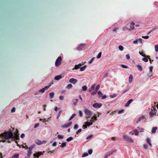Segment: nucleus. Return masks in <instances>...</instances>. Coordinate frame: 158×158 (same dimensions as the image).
I'll list each match as a JSON object with an SVG mask.
<instances>
[{
    "mask_svg": "<svg viewBox=\"0 0 158 158\" xmlns=\"http://www.w3.org/2000/svg\"><path fill=\"white\" fill-rule=\"evenodd\" d=\"M126 56L127 59L129 60L130 59V56L129 54L126 55Z\"/></svg>",
    "mask_w": 158,
    "mask_h": 158,
    "instance_id": "60",
    "label": "nucleus"
},
{
    "mask_svg": "<svg viewBox=\"0 0 158 158\" xmlns=\"http://www.w3.org/2000/svg\"><path fill=\"white\" fill-rule=\"evenodd\" d=\"M116 151V150H115L114 151H111L109 152L105 156L104 158H107L109 156H110L112 154Z\"/></svg>",
    "mask_w": 158,
    "mask_h": 158,
    "instance_id": "8",
    "label": "nucleus"
},
{
    "mask_svg": "<svg viewBox=\"0 0 158 158\" xmlns=\"http://www.w3.org/2000/svg\"><path fill=\"white\" fill-rule=\"evenodd\" d=\"M99 88H100V85H98L96 86V87L95 90H96L97 91L99 89Z\"/></svg>",
    "mask_w": 158,
    "mask_h": 158,
    "instance_id": "51",
    "label": "nucleus"
},
{
    "mask_svg": "<svg viewBox=\"0 0 158 158\" xmlns=\"http://www.w3.org/2000/svg\"><path fill=\"white\" fill-rule=\"evenodd\" d=\"M72 86L73 85L72 84H69L67 85L66 86V88H67L68 89H70L72 87Z\"/></svg>",
    "mask_w": 158,
    "mask_h": 158,
    "instance_id": "28",
    "label": "nucleus"
},
{
    "mask_svg": "<svg viewBox=\"0 0 158 158\" xmlns=\"http://www.w3.org/2000/svg\"><path fill=\"white\" fill-rule=\"evenodd\" d=\"M62 78V77L61 75H57L55 77L54 79L56 80H59Z\"/></svg>",
    "mask_w": 158,
    "mask_h": 158,
    "instance_id": "16",
    "label": "nucleus"
},
{
    "mask_svg": "<svg viewBox=\"0 0 158 158\" xmlns=\"http://www.w3.org/2000/svg\"><path fill=\"white\" fill-rule=\"evenodd\" d=\"M145 118V117L144 116H142L141 117H140L139 119H138L137 122V123H138L140 121H141V120H142V119H143L144 118Z\"/></svg>",
    "mask_w": 158,
    "mask_h": 158,
    "instance_id": "23",
    "label": "nucleus"
},
{
    "mask_svg": "<svg viewBox=\"0 0 158 158\" xmlns=\"http://www.w3.org/2000/svg\"><path fill=\"white\" fill-rule=\"evenodd\" d=\"M44 153V152H38L36 153H35L33 154V157L34 158L37 157L38 158L40 156L42 155Z\"/></svg>",
    "mask_w": 158,
    "mask_h": 158,
    "instance_id": "7",
    "label": "nucleus"
},
{
    "mask_svg": "<svg viewBox=\"0 0 158 158\" xmlns=\"http://www.w3.org/2000/svg\"><path fill=\"white\" fill-rule=\"evenodd\" d=\"M155 48L156 52H158V45H155Z\"/></svg>",
    "mask_w": 158,
    "mask_h": 158,
    "instance_id": "43",
    "label": "nucleus"
},
{
    "mask_svg": "<svg viewBox=\"0 0 158 158\" xmlns=\"http://www.w3.org/2000/svg\"><path fill=\"white\" fill-rule=\"evenodd\" d=\"M102 106V104L100 103H94L93 106L95 108H99L100 107Z\"/></svg>",
    "mask_w": 158,
    "mask_h": 158,
    "instance_id": "9",
    "label": "nucleus"
},
{
    "mask_svg": "<svg viewBox=\"0 0 158 158\" xmlns=\"http://www.w3.org/2000/svg\"><path fill=\"white\" fill-rule=\"evenodd\" d=\"M142 60L145 62H147L148 61V59L145 57L143 58Z\"/></svg>",
    "mask_w": 158,
    "mask_h": 158,
    "instance_id": "48",
    "label": "nucleus"
},
{
    "mask_svg": "<svg viewBox=\"0 0 158 158\" xmlns=\"http://www.w3.org/2000/svg\"><path fill=\"white\" fill-rule=\"evenodd\" d=\"M124 110L123 109L121 110H118V113L119 114H122V113H124Z\"/></svg>",
    "mask_w": 158,
    "mask_h": 158,
    "instance_id": "37",
    "label": "nucleus"
},
{
    "mask_svg": "<svg viewBox=\"0 0 158 158\" xmlns=\"http://www.w3.org/2000/svg\"><path fill=\"white\" fill-rule=\"evenodd\" d=\"M98 95H99V97H101L102 95V93L100 91H98Z\"/></svg>",
    "mask_w": 158,
    "mask_h": 158,
    "instance_id": "44",
    "label": "nucleus"
},
{
    "mask_svg": "<svg viewBox=\"0 0 158 158\" xmlns=\"http://www.w3.org/2000/svg\"><path fill=\"white\" fill-rule=\"evenodd\" d=\"M88 155V153H85L83 154V155L82 156V157H85V156H86Z\"/></svg>",
    "mask_w": 158,
    "mask_h": 158,
    "instance_id": "46",
    "label": "nucleus"
},
{
    "mask_svg": "<svg viewBox=\"0 0 158 158\" xmlns=\"http://www.w3.org/2000/svg\"><path fill=\"white\" fill-rule=\"evenodd\" d=\"M95 84H93L92 85L91 87V89L92 90H94L95 87Z\"/></svg>",
    "mask_w": 158,
    "mask_h": 158,
    "instance_id": "53",
    "label": "nucleus"
},
{
    "mask_svg": "<svg viewBox=\"0 0 158 158\" xmlns=\"http://www.w3.org/2000/svg\"><path fill=\"white\" fill-rule=\"evenodd\" d=\"M59 99L60 100H63L64 99V97L62 96H60L59 97Z\"/></svg>",
    "mask_w": 158,
    "mask_h": 158,
    "instance_id": "56",
    "label": "nucleus"
},
{
    "mask_svg": "<svg viewBox=\"0 0 158 158\" xmlns=\"http://www.w3.org/2000/svg\"><path fill=\"white\" fill-rule=\"evenodd\" d=\"M87 89V87L86 85H84L82 87L81 91H86Z\"/></svg>",
    "mask_w": 158,
    "mask_h": 158,
    "instance_id": "24",
    "label": "nucleus"
},
{
    "mask_svg": "<svg viewBox=\"0 0 158 158\" xmlns=\"http://www.w3.org/2000/svg\"><path fill=\"white\" fill-rule=\"evenodd\" d=\"M147 142L150 146H152V145L151 143V140L150 139L148 138H147Z\"/></svg>",
    "mask_w": 158,
    "mask_h": 158,
    "instance_id": "25",
    "label": "nucleus"
},
{
    "mask_svg": "<svg viewBox=\"0 0 158 158\" xmlns=\"http://www.w3.org/2000/svg\"><path fill=\"white\" fill-rule=\"evenodd\" d=\"M73 139V138L72 137H69L67 139L66 141H69L71 140H72Z\"/></svg>",
    "mask_w": 158,
    "mask_h": 158,
    "instance_id": "33",
    "label": "nucleus"
},
{
    "mask_svg": "<svg viewBox=\"0 0 158 158\" xmlns=\"http://www.w3.org/2000/svg\"><path fill=\"white\" fill-rule=\"evenodd\" d=\"M54 93L53 92H51L49 94L50 98V99L52 98L54 96Z\"/></svg>",
    "mask_w": 158,
    "mask_h": 158,
    "instance_id": "19",
    "label": "nucleus"
},
{
    "mask_svg": "<svg viewBox=\"0 0 158 158\" xmlns=\"http://www.w3.org/2000/svg\"><path fill=\"white\" fill-rule=\"evenodd\" d=\"M118 48L120 50L122 51L123 49V46H122L121 45H120V46H119Z\"/></svg>",
    "mask_w": 158,
    "mask_h": 158,
    "instance_id": "35",
    "label": "nucleus"
},
{
    "mask_svg": "<svg viewBox=\"0 0 158 158\" xmlns=\"http://www.w3.org/2000/svg\"><path fill=\"white\" fill-rule=\"evenodd\" d=\"M69 82L73 84H75L77 81V80L74 78H72L69 79Z\"/></svg>",
    "mask_w": 158,
    "mask_h": 158,
    "instance_id": "12",
    "label": "nucleus"
},
{
    "mask_svg": "<svg viewBox=\"0 0 158 158\" xmlns=\"http://www.w3.org/2000/svg\"><path fill=\"white\" fill-rule=\"evenodd\" d=\"M51 85L48 86H46L44 88L40 89L39 91L40 92L44 93L46 90L48 89V88Z\"/></svg>",
    "mask_w": 158,
    "mask_h": 158,
    "instance_id": "10",
    "label": "nucleus"
},
{
    "mask_svg": "<svg viewBox=\"0 0 158 158\" xmlns=\"http://www.w3.org/2000/svg\"><path fill=\"white\" fill-rule=\"evenodd\" d=\"M139 53L140 54V55L142 56L143 57L146 56V55L145 54H143V52H139Z\"/></svg>",
    "mask_w": 158,
    "mask_h": 158,
    "instance_id": "47",
    "label": "nucleus"
},
{
    "mask_svg": "<svg viewBox=\"0 0 158 158\" xmlns=\"http://www.w3.org/2000/svg\"><path fill=\"white\" fill-rule=\"evenodd\" d=\"M151 111L149 113V115L150 116H152L153 114H155L156 113V112L157 111V110L156 109H154L153 110L151 109Z\"/></svg>",
    "mask_w": 158,
    "mask_h": 158,
    "instance_id": "11",
    "label": "nucleus"
},
{
    "mask_svg": "<svg viewBox=\"0 0 158 158\" xmlns=\"http://www.w3.org/2000/svg\"><path fill=\"white\" fill-rule=\"evenodd\" d=\"M108 73H106L104 74V77H106L108 76Z\"/></svg>",
    "mask_w": 158,
    "mask_h": 158,
    "instance_id": "64",
    "label": "nucleus"
},
{
    "mask_svg": "<svg viewBox=\"0 0 158 158\" xmlns=\"http://www.w3.org/2000/svg\"><path fill=\"white\" fill-rule=\"evenodd\" d=\"M153 67L152 66H151L150 68H149V70H150V72H152V69H153Z\"/></svg>",
    "mask_w": 158,
    "mask_h": 158,
    "instance_id": "62",
    "label": "nucleus"
},
{
    "mask_svg": "<svg viewBox=\"0 0 158 158\" xmlns=\"http://www.w3.org/2000/svg\"><path fill=\"white\" fill-rule=\"evenodd\" d=\"M92 137V135H89L86 137V139H91Z\"/></svg>",
    "mask_w": 158,
    "mask_h": 158,
    "instance_id": "52",
    "label": "nucleus"
},
{
    "mask_svg": "<svg viewBox=\"0 0 158 158\" xmlns=\"http://www.w3.org/2000/svg\"><path fill=\"white\" fill-rule=\"evenodd\" d=\"M95 58L94 57H93L90 61L89 62V63L90 64L92 63V62L94 60Z\"/></svg>",
    "mask_w": 158,
    "mask_h": 158,
    "instance_id": "42",
    "label": "nucleus"
},
{
    "mask_svg": "<svg viewBox=\"0 0 158 158\" xmlns=\"http://www.w3.org/2000/svg\"><path fill=\"white\" fill-rule=\"evenodd\" d=\"M79 69V64L76 65L75 66V68H73V70L74 69Z\"/></svg>",
    "mask_w": 158,
    "mask_h": 158,
    "instance_id": "38",
    "label": "nucleus"
},
{
    "mask_svg": "<svg viewBox=\"0 0 158 158\" xmlns=\"http://www.w3.org/2000/svg\"><path fill=\"white\" fill-rule=\"evenodd\" d=\"M85 46V44L84 43L81 44H80V51Z\"/></svg>",
    "mask_w": 158,
    "mask_h": 158,
    "instance_id": "17",
    "label": "nucleus"
},
{
    "mask_svg": "<svg viewBox=\"0 0 158 158\" xmlns=\"http://www.w3.org/2000/svg\"><path fill=\"white\" fill-rule=\"evenodd\" d=\"M92 119V121L93 122L94 119L97 120V117L96 116H93V117L91 118V119Z\"/></svg>",
    "mask_w": 158,
    "mask_h": 158,
    "instance_id": "45",
    "label": "nucleus"
},
{
    "mask_svg": "<svg viewBox=\"0 0 158 158\" xmlns=\"http://www.w3.org/2000/svg\"><path fill=\"white\" fill-rule=\"evenodd\" d=\"M133 80V76L132 75H130L129 78V82L130 83L132 82Z\"/></svg>",
    "mask_w": 158,
    "mask_h": 158,
    "instance_id": "21",
    "label": "nucleus"
},
{
    "mask_svg": "<svg viewBox=\"0 0 158 158\" xmlns=\"http://www.w3.org/2000/svg\"><path fill=\"white\" fill-rule=\"evenodd\" d=\"M122 67L123 68H128V66H126V65H123V64H122L121 65Z\"/></svg>",
    "mask_w": 158,
    "mask_h": 158,
    "instance_id": "58",
    "label": "nucleus"
},
{
    "mask_svg": "<svg viewBox=\"0 0 158 158\" xmlns=\"http://www.w3.org/2000/svg\"><path fill=\"white\" fill-rule=\"evenodd\" d=\"M62 111V110H60L59 112L58 113V115L57 116V118H56L57 119H58L59 118L60 116V115H61V112Z\"/></svg>",
    "mask_w": 158,
    "mask_h": 158,
    "instance_id": "30",
    "label": "nucleus"
},
{
    "mask_svg": "<svg viewBox=\"0 0 158 158\" xmlns=\"http://www.w3.org/2000/svg\"><path fill=\"white\" fill-rule=\"evenodd\" d=\"M57 137L59 139H62L63 138V136L62 135H58Z\"/></svg>",
    "mask_w": 158,
    "mask_h": 158,
    "instance_id": "39",
    "label": "nucleus"
},
{
    "mask_svg": "<svg viewBox=\"0 0 158 158\" xmlns=\"http://www.w3.org/2000/svg\"><path fill=\"white\" fill-rule=\"evenodd\" d=\"M137 128L138 129V130L140 132H141L143 131V128H140L139 127H138Z\"/></svg>",
    "mask_w": 158,
    "mask_h": 158,
    "instance_id": "29",
    "label": "nucleus"
},
{
    "mask_svg": "<svg viewBox=\"0 0 158 158\" xmlns=\"http://www.w3.org/2000/svg\"><path fill=\"white\" fill-rule=\"evenodd\" d=\"M72 122H70L68 123L61 125V127L63 129L66 128L70 127L72 125Z\"/></svg>",
    "mask_w": 158,
    "mask_h": 158,
    "instance_id": "6",
    "label": "nucleus"
},
{
    "mask_svg": "<svg viewBox=\"0 0 158 158\" xmlns=\"http://www.w3.org/2000/svg\"><path fill=\"white\" fill-rule=\"evenodd\" d=\"M138 70L140 71H142L143 70V69L142 66L140 65H136Z\"/></svg>",
    "mask_w": 158,
    "mask_h": 158,
    "instance_id": "26",
    "label": "nucleus"
},
{
    "mask_svg": "<svg viewBox=\"0 0 158 158\" xmlns=\"http://www.w3.org/2000/svg\"><path fill=\"white\" fill-rule=\"evenodd\" d=\"M35 143L39 145H41L42 144V142L39 139H36L35 141Z\"/></svg>",
    "mask_w": 158,
    "mask_h": 158,
    "instance_id": "18",
    "label": "nucleus"
},
{
    "mask_svg": "<svg viewBox=\"0 0 158 158\" xmlns=\"http://www.w3.org/2000/svg\"><path fill=\"white\" fill-rule=\"evenodd\" d=\"M19 155L18 154H15L12 156V158H19Z\"/></svg>",
    "mask_w": 158,
    "mask_h": 158,
    "instance_id": "22",
    "label": "nucleus"
},
{
    "mask_svg": "<svg viewBox=\"0 0 158 158\" xmlns=\"http://www.w3.org/2000/svg\"><path fill=\"white\" fill-rule=\"evenodd\" d=\"M32 150L29 148L28 150L27 151V156L28 157H29L32 154Z\"/></svg>",
    "mask_w": 158,
    "mask_h": 158,
    "instance_id": "15",
    "label": "nucleus"
},
{
    "mask_svg": "<svg viewBox=\"0 0 158 158\" xmlns=\"http://www.w3.org/2000/svg\"><path fill=\"white\" fill-rule=\"evenodd\" d=\"M123 138L125 141L129 142L131 143H133L134 142L133 140L128 136L126 135H124L123 136Z\"/></svg>",
    "mask_w": 158,
    "mask_h": 158,
    "instance_id": "4",
    "label": "nucleus"
},
{
    "mask_svg": "<svg viewBox=\"0 0 158 158\" xmlns=\"http://www.w3.org/2000/svg\"><path fill=\"white\" fill-rule=\"evenodd\" d=\"M134 131L135 132V133H134V134L135 135H137L138 134L139 132L138 131H137L136 130H135Z\"/></svg>",
    "mask_w": 158,
    "mask_h": 158,
    "instance_id": "61",
    "label": "nucleus"
},
{
    "mask_svg": "<svg viewBox=\"0 0 158 158\" xmlns=\"http://www.w3.org/2000/svg\"><path fill=\"white\" fill-rule=\"evenodd\" d=\"M97 91L96 90H95L91 94L92 95H94L97 93Z\"/></svg>",
    "mask_w": 158,
    "mask_h": 158,
    "instance_id": "54",
    "label": "nucleus"
},
{
    "mask_svg": "<svg viewBox=\"0 0 158 158\" xmlns=\"http://www.w3.org/2000/svg\"><path fill=\"white\" fill-rule=\"evenodd\" d=\"M62 57L61 56H59L55 62V65L56 66H59L61 63Z\"/></svg>",
    "mask_w": 158,
    "mask_h": 158,
    "instance_id": "5",
    "label": "nucleus"
},
{
    "mask_svg": "<svg viewBox=\"0 0 158 158\" xmlns=\"http://www.w3.org/2000/svg\"><path fill=\"white\" fill-rule=\"evenodd\" d=\"M135 25V23L133 22H132L130 26V28L132 30H133L135 28L134 25Z\"/></svg>",
    "mask_w": 158,
    "mask_h": 158,
    "instance_id": "20",
    "label": "nucleus"
},
{
    "mask_svg": "<svg viewBox=\"0 0 158 158\" xmlns=\"http://www.w3.org/2000/svg\"><path fill=\"white\" fill-rule=\"evenodd\" d=\"M66 145V143L64 142L62 143L60 146V147L61 148H63L65 147Z\"/></svg>",
    "mask_w": 158,
    "mask_h": 158,
    "instance_id": "32",
    "label": "nucleus"
},
{
    "mask_svg": "<svg viewBox=\"0 0 158 158\" xmlns=\"http://www.w3.org/2000/svg\"><path fill=\"white\" fill-rule=\"evenodd\" d=\"M19 131L16 130V132L14 133V136L12 132L10 131L5 132L0 134V137H4L5 139H9L11 138H15L16 140L19 139V136L18 134Z\"/></svg>",
    "mask_w": 158,
    "mask_h": 158,
    "instance_id": "1",
    "label": "nucleus"
},
{
    "mask_svg": "<svg viewBox=\"0 0 158 158\" xmlns=\"http://www.w3.org/2000/svg\"><path fill=\"white\" fill-rule=\"evenodd\" d=\"M157 129V127H153L152 130V133H153L155 132L156 130Z\"/></svg>",
    "mask_w": 158,
    "mask_h": 158,
    "instance_id": "27",
    "label": "nucleus"
},
{
    "mask_svg": "<svg viewBox=\"0 0 158 158\" xmlns=\"http://www.w3.org/2000/svg\"><path fill=\"white\" fill-rule=\"evenodd\" d=\"M133 101L132 99H130L127 102L125 106L126 107H127Z\"/></svg>",
    "mask_w": 158,
    "mask_h": 158,
    "instance_id": "14",
    "label": "nucleus"
},
{
    "mask_svg": "<svg viewBox=\"0 0 158 158\" xmlns=\"http://www.w3.org/2000/svg\"><path fill=\"white\" fill-rule=\"evenodd\" d=\"M15 111V107L13 108L11 110V112L12 113L14 112Z\"/></svg>",
    "mask_w": 158,
    "mask_h": 158,
    "instance_id": "57",
    "label": "nucleus"
},
{
    "mask_svg": "<svg viewBox=\"0 0 158 158\" xmlns=\"http://www.w3.org/2000/svg\"><path fill=\"white\" fill-rule=\"evenodd\" d=\"M84 112L86 115L85 117L87 119L91 117L92 113L91 111L87 109H85L84 110Z\"/></svg>",
    "mask_w": 158,
    "mask_h": 158,
    "instance_id": "2",
    "label": "nucleus"
},
{
    "mask_svg": "<svg viewBox=\"0 0 158 158\" xmlns=\"http://www.w3.org/2000/svg\"><path fill=\"white\" fill-rule=\"evenodd\" d=\"M117 96V95L115 94H114L113 95H111L110 97L111 98H114Z\"/></svg>",
    "mask_w": 158,
    "mask_h": 158,
    "instance_id": "59",
    "label": "nucleus"
},
{
    "mask_svg": "<svg viewBox=\"0 0 158 158\" xmlns=\"http://www.w3.org/2000/svg\"><path fill=\"white\" fill-rule=\"evenodd\" d=\"M142 37L143 39H148L149 38V36L148 35L146 36H142Z\"/></svg>",
    "mask_w": 158,
    "mask_h": 158,
    "instance_id": "55",
    "label": "nucleus"
},
{
    "mask_svg": "<svg viewBox=\"0 0 158 158\" xmlns=\"http://www.w3.org/2000/svg\"><path fill=\"white\" fill-rule=\"evenodd\" d=\"M89 120L88 119H87V121L85 123V125H83V129H85L87 128V127H89L92 124L93 121H92V119H91L90 120L89 122L88 121Z\"/></svg>",
    "mask_w": 158,
    "mask_h": 158,
    "instance_id": "3",
    "label": "nucleus"
},
{
    "mask_svg": "<svg viewBox=\"0 0 158 158\" xmlns=\"http://www.w3.org/2000/svg\"><path fill=\"white\" fill-rule=\"evenodd\" d=\"M138 41H139L141 44L142 43V40L141 38H139V39H138Z\"/></svg>",
    "mask_w": 158,
    "mask_h": 158,
    "instance_id": "63",
    "label": "nucleus"
},
{
    "mask_svg": "<svg viewBox=\"0 0 158 158\" xmlns=\"http://www.w3.org/2000/svg\"><path fill=\"white\" fill-rule=\"evenodd\" d=\"M78 99H75V100H74L73 101L74 104L76 105L77 104V103L78 102Z\"/></svg>",
    "mask_w": 158,
    "mask_h": 158,
    "instance_id": "34",
    "label": "nucleus"
},
{
    "mask_svg": "<svg viewBox=\"0 0 158 158\" xmlns=\"http://www.w3.org/2000/svg\"><path fill=\"white\" fill-rule=\"evenodd\" d=\"M93 152V150L92 149H89L88 151V152L89 154H91Z\"/></svg>",
    "mask_w": 158,
    "mask_h": 158,
    "instance_id": "49",
    "label": "nucleus"
},
{
    "mask_svg": "<svg viewBox=\"0 0 158 158\" xmlns=\"http://www.w3.org/2000/svg\"><path fill=\"white\" fill-rule=\"evenodd\" d=\"M101 55H102V52H100L98 53V56H97V59L100 58L101 57Z\"/></svg>",
    "mask_w": 158,
    "mask_h": 158,
    "instance_id": "36",
    "label": "nucleus"
},
{
    "mask_svg": "<svg viewBox=\"0 0 158 158\" xmlns=\"http://www.w3.org/2000/svg\"><path fill=\"white\" fill-rule=\"evenodd\" d=\"M138 39H137L133 41V43L135 44H137L138 43Z\"/></svg>",
    "mask_w": 158,
    "mask_h": 158,
    "instance_id": "40",
    "label": "nucleus"
},
{
    "mask_svg": "<svg viewBox=\"0 0 158 158\" xmlns=\"http://www.w3.org/2000/svg\"><path fill=\"white\" fill-rule=\"evenodd\" d=\"M76 115V114H73L72 116L69 119V121L71 120L73 118H74L75 116Z\"/></svg>",
    "mask_w": 158,
    "mask_h": 158,
    "instance_id": "31",
    "label": "nucleus"
},
{
    "mask_svg": "<svg viewBox=\"0 0 158 158\" xmlns=\"http://www.w3.org/2000/svg\"><path fill=\"white\" fill-rule=\"evenodd\" d=\"M82 64H82L81 63H80V69L81 71H83L85 70L86 67H87V66L86 65H85L83 67H81L80 66H81Z\"/></svg>",
    "mask_w": 158,
    "mask_h": 158,
    "instance_id": "13",
    "label": "nucleus"
},
{
    "mask_svg": "<svg viewBox=\"0 0 158 158\" xmlns=\"http://www.w3.org/2000/svg\"><path fill=\"white\" fill-rule=\"evenodd\" d=\"M78 126L77 124H75V125L74 127V129L76 130L78 128Z\"/></svg>",
    "mask_w": 158,
    "mask_h": 158,
    "instance_id": "50",
    "label": "nucleus"
},
{
    "mask_svg": "<svg viewBox=\"0 0 158 158\" xmlns=\"http://www.w3.org/2000/svg\"><path fill=\"white\" fill-rule=\"evenodd\" d=\"M35 145L34 144H32L31 145V146L29 148L30 149H31V150H32L35 147Z\"/></svg>",
    "mask_w": 158,
    "mask_h": 158,
    "instance_id": "41",
    "label": "nucleus"
}]
</instances>
